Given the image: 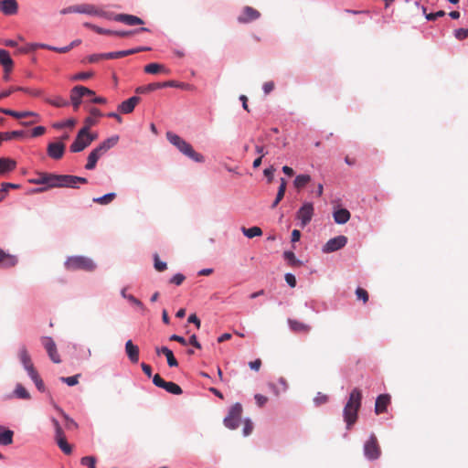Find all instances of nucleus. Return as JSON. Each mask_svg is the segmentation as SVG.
Returning a JSON list of instances; mask_svg holds the SVG:
<instances>
[{"mask_svg": "<svg viewBox=\"0 0 468 468\" xmlns=\"http://www.w3.org/2000/svg\"><path fill=\"white\" fill-rule=\"evenodd\" d=\"M361 401L362 391L358 388H353L343 410L344 420L346 423L347 430L351 429L357 420V413L361 407Z\"/></svg>", "mask_w": 468, "mask_h": 468, "instance_id": "f257e3e1", "label": "nucleus"}, {"mask_svg": "<svg viewBox=\"0 0 468 468\" xmlns=\"http://www.w3.org/2000/svg\"><path fill=\"white\" fill-rule=\"evenodd\" d=\"M166 138L171 144L178 149L179 152L193 161L197 163H203L205 161V157L201 154L196 152L193 146L179 135L172 132H167Z\"/></svg>", "mask_w": 468, "mask_h": 468, "instance_id": "f03ea898", "label": "nucleus"}, {"mask_svg": "<svg viewBox=\"0 0 468 468\" xmlns=\"http://www.w3.org/2000/svg\"><path fill=\"white\" fill-rule=\"evenodd\" d=\"M78 183L87 184L88 180L85 177L71 176V175H56L48 173V188L54 187H69L78 188Z\"/></svg>", "mask_w": 468, "mask_h": 468, "instance_id": "7ed1b4c3", "label": "nucleus"}, {"mask_svg": "<svg viewBox=\"0 0 468 468\" xmlns=\"http://www.w3.org/2000/svg\"><path fill=\"white\" fill-rule=\"evenodd\" d=\"M66 270L69 271H92L96 268L93 261L85 256H70L64 262Z\"/></svg>", "mask_w": 468, "mask_h": 468, "instance_id": "20e7f679", "label": "nucleus"}, {"mask_svg": "<svg viewBox=\"0 0 468 468\" xmlns=\"http://www.w3.org/2000/svg\"><path fill=\"white\" fill-rule=\"evenodd\" d=\"M96 134H90V132H86V129H80L75 138L74 142L70 145V151L72 153H79L88 147L95 139Z\"/></svg>", "mask_w": 468, "mask_h": 468, "instance_id": "39448f33", "label": "nucleus"}, {"mask_svg": "<svg viewBox=\"0 0 468 468\" xmlns=\"http://www.w3.org/2000/svg\"><path fill=\"white\" fill-rule=\"evenodd\" d=\"M242 414V406L239 403L234 404L228 416L224 419V424L227 428L235 430L239 427Z\"/></svg>", "mask_w": 468, "mask_h": 468, "instance_id": "423d86ee", "label": "nucleus"}, {"mask_svg": "<svg viewBox=\"0 0 468 468\" xmlns=\"http://www.w3.org/2000/svg\"><path fill=\"white\" fill-rule=\"evenodd\" d=\"M364 453L369 460H376L380 456L381 450L377 437L374 434H371L369 439L366 441L364 445Z\"/></svg>", "mask_w": 468, "mask_h": 468, "instance_id": "0eeeda50", "label": "nucleus"}, {"mask_svg": "<svg viewBox=\"0 0 468 468\" xmlns=\"http://www.w3.org/2000/svg\"><path fill=\"white\" fill-rule=\"evenodd\" d=\"M86 95H94V91L84 86H75L70 91V101L75 111L81 103V99Z\"/></svg>", "mask_w": 468, "mask_h": 468, "instance_id": "6e6552de", "label": "nucleus"}, {"mask_svg": "<svg viewBox=\"0 0 468 468\" xmlns=\"http://www.w3.org/2000/svg\"><path fill=\"white\" fill-rule=\"evenodd\" d=\"M153 383L161 388H164L167 392L174 395H181L183 393L182 388L174 382H167L164 380L159 374H155L153 377Z\"/></svg>", "mask_w": 468, "mask_h": 468, "instance_id": "1a4fd4ad", "label": "nucleus"}, {"mask_svg": "<svg viewBox=\"0 0 468 468\" xmlns=\"http://www.w3.org/2000/svg\"><path fill=\"white\" fill-rule=\"evenodd\" d=\"M40 340L52 362L59 364L61 359L54 340L49 336H43Z\"/></svg>", "mask_w": 468, "mask_h": 468, "instance_id": "9d476101", "label": "nucleus"}, {"mask_svg": "<svg viewBox=\"0 0 468 468\" xmlns=\"http://www.w3.org/2000/svg\"><path fill=\"white\" fill-rule=\"evenodd\" d=\"M314 205L310 202L304 203L297 211L296 218L301 221V227H305L314 216Z\"/></svg>", "mask_w": 468, "mask_h": 468, "instance_id": "9b49d317", "label": "nucleus"}, {"mask_svg": "<svg viewBox=\"0 0 468 468\" xmlns=\"http://www.w3.org/2000/svg\"><path fill=\"white\" fill-rule=\"evenodd\" d=\"M165 87H179V85L175 80H168L165 82H154L144 86L137 87L135 92L138 94L149 93L157 89Z\"/></svg>", "mask_w": 468, "mask_h": 468, "instance_id": "f8f14e48", "label": "nucleus"}, {"mask_svg": "<svg viewBox=\"0 0 468 468\" xmlns=\"http://www.w3.org/2000/svg\"><path fill=\"white\" fill-rule=\"evenodd\" d=\"M346 242H347V238L343 235L330 239L323 247V251L324 253L336 251V250L342 249L343 247H345Z\"/></svg>", "mask_w": 468, "mask_h": 468, "instance_id": "ddd939ff", "label": "nucleus"}, {"mask_svg": "<svg viewBox=\"0 0 468 468\" xmlns=\"http://www.w3.org/2000/svg\"><path fill=\"white\" fill-rule=\"evenodd\" d=\"M119 137L112 136L108 138L107 140L101 143L96 148H94L91 152L95 154L100 159L108 150L112 148L118 143Z\"/></svg>", "mask_w": 468, "mask_h": 468, "instance_id": "4468645a", "label": "nucleus"}, {"mask_svg": "<svg viewBox=\"0 0 468 468\" xmlns=\"http://www.w3.org/2000/svg\"><path fill=\"white\" fill-rule=\"evenodd\" d=\"M65 147L61 142L50 143L47 148L48 155L52 159L59 160L65 153Z\"/></svg>", "mask_w": 468, "mask_h": 468, "instance_id": "2eb2a0df", "label": "nucleus"}, {"mask_svg": "<svg viewBox=\"0 0 468 468\" xmlns=\"http://www.w3.org/2000/svg\"><path fill=\"white\" fill-rule=\"evenodd\" d=\"M261 16V13L251 6H245L242 10V14L238 17V21L241 24H247L258 19Z\"/></svg>", "mask_w": 468, "mask_h": 468, "instance_id": "dca6fc26", "label": "nucleus"}, {"mask_svg": "<svg viewBox=\"0 0 468 468\" xmlns=\"http://www.w3.org/2000/svg\"><path fill=\"white\" fill-rule=\"evenodd\" d=\"M74 11H76L77 13L94 15L98 16H106L110 18V16H108L105 12L89 4L78 5L74 8Z\"/></svg>", "mask_w": 468, "mask_h": 468, "instance_id": "f3484780", "label": "nucleus"}, {"mask_svg": "<svg viewBox=\"0 0 468 468\" xmlns=\"http://www.w3.org/2000/svg\"><path fill=\"white\" fill-rule=\"evenodd\" d=\"M18 356L20 362L23 364L24 368L27 370V374L34 373L36 371L34 365L32 363L31 357L27 352L26 346H22L19 349Z\"/></svg>", "mask_w": 468, "mask_h": 468, "instance_id": "a211bd4d", "label": "nucleus"}, {"mask_svg": "<svg viewBox=\"0 0 468 468\" xmlns=\"http://www.w3.org/2000/svg\"><path fill=\"white\" fill-rule=\"evenodd\" d=\"M390 396L388 394H381L378 396L375 402V413L379 415L387 411L388 405L390 404Z\"/></svg>", "mask_w": 468, "mask_h": 468, "instance_id": "6ab92c4d", "label": "nucleus"}, {"mask_svg": "<svg viewBox=\"0 0 468 468\" xmlns=\"http://www.w3.org/2000/svg\"><path fill=\"white\" fill-rule=\"evenodd\" d=\"M112 19L115 21H118V22L124 23L128 26H135V25H143L144 24V21L140 17L133 16V15H128V14L115 15L112 17Z\"/></svg>", "mask_w": 468, "mask_h": 468, "instance_id": "aec40b11", "label": "nucleus"}, {"mask_svg": "<svg viewBox=\"0 0 468 468\" xmlns=\"http://www.w3.org/2000/svg\"><path fill=\"white\" fill-rule=\"evenodd\" d=\"M140 101H141L140 97H137V96L131 97L130 99L122 101L119 105L118 110L122 113H124V114L131 113L134 110L135 106L139 103Z\"/></svg>", "mask_w": 468, "mask_h": 468, "instance_id": "412c9836", "label": "nucleus"}, {"mask_svg": "<svg viewBox=\"0 0 468 468\" xmlns=\"http://www.w3.org/2000/svg\"><path fill=\"white\" fill-rule=\"evenodd\" d=\"M125 353L132 363L135 364L139 361V347L132 340L125 343Z\"/></svg>", "mask_w": 468, "mask_h": 468, "instance_id": "4be33fe9", "label": "nucleus"}, {"mask_svg": "<svg viewBox=\"0 0 468 468\" xmlns=\"http://www.w3.org/2000/svg\"><path fill=\"white\" fill-rule=\"evenodd\" d=\"M0 9L5 15L11 16L17 13L18 5L16 0H3Z\"/></svg>", "mask_w": 468, "mask_h": 468, "instance_id": "5701e85b", "label": "nucleus"}, {"mask_svg": "<svg viewBox=\"0 0 468 468\" xmlns=\"http://www.w3.org/2000/svg\"><path fill=\"white\" fill-rule=\"evenodd\" d=\"M17 263L16 256L6 253L0 249V267L10 268L14 267Z\"/></svg>", "mask_w": 468, "mask_h": 468, "instance_id": "b1692460", "label": "nucleus"}, {"mask_svg": "<svg viewBox=\"0 0 468 468\" xmlns=\"http://www.w3.org/2000/svg\"><path fill=\"white\" fill-rule=\"evenodd\" d=\"M16 167V162L8 157L0 158V176L12 172Z\"/></svg>", "mask_w": 468, "mask_h": 468, "instance_id": "393cba45", "label": "nucleus"}, {"mask_svg": "<svg viewBox=\"0 0 468 468\" xmlns=\"http://www.w3.org/2000/svg\"><path fill=\"white\" fill-rule=\"evenodd\" d=\"M288 324L292 331L294 333H309L311 330V326L309 324H306L301 321L294 320V319H288Z\"/></svg>", "mask_w": 468, "mask_h": 468, "instance_id": "a878e982", "label": "nucleus"}, {"mask_svg": "<svg viewBox=\"0 0 468 468\" xmlns=\"http://www.w3.org/2000/svg\"><path fill=\"white\" fill-rule=\"evenodd\" d=\"M0 63L4 66L5 71L10 72L13 69V60L9 52L5 49H0Z\"/></svg>", "mask_w": 468, "mask_h": 468, "instance_id": "bb28decb", "label": "nucleus"}, {"mask_svg": "<svg viewBox=\"0 0 468 468\" xmlns=\"http://www.w3.org/2000/svg\"><path fill=\"white\" fill-rule=\"evenodd\" d=\"M144 72L148 74L165 73L168 74L169 70L162 64L150 63L144 67Z\"/></svg>", "mask_w": 468, "mask_h": 468, "instance_id": "cd10ccee", "label": "nucleus"}, {"mask_svg": "<svg viewBox=\"0 0 468 468\" xmlns=\"http://www.w3.org/2000/svg\"><path fill=\"white\" fill-rule=\"evenodd\" d=\"M14 432L0 426V445H10L13 442Z\"/></svg>", "mask_w": 468, "mask_h": 468, "instance_id": "c85d7f7f", "label": "nucleus"}, {"mask_svg": "<svg viewBox=\"0 0 468 468\" xmlns=\"http://www.w3.org/2000/svg\"><path fill=\"white\" fill-rule=\"evenodd\" d=\"M350 212L346 208H340L334 212V219L337 224H345L350 219Z\"/></svg>", "mask_w": 468, "mask_h": 468, "instance_id": "c756f323", "label": "nucleus"}, {"mask_svg": "<svg viewBox=\"0 0 468 468\" xmlns=\"http://www.w3.org/2000/svg\"><path fill=\"white\" fill-rule=\"evenodd\" d=\"M287 182L284 178H281L280 186L276 195V198L271 204V208H274L278 206V204L282 201L284 197L286 191Z\"/></svg>", "mask_w": 468, "mask_h": 468, "instance_id": "7c9ffc66", "label": "nucleus"}, {"mask_svg": "<svg viewBox=\"0 0 468 468\" xmlns=\"http://www.w3.org/2000/svg\"><path fill=\"white\" fill-rule=\"evenodd\" d=\"M280 387H276L274 384H269V387L272 389L276 396H279L281 392H285L288 388L287 381L284 378H280L278 379Z\"/></svg>", "mask_w": 468, "mask_h": 468, "instance_id": "2f4dec72", "label": "nucleus"}, {"mask_svg": "<svg viewBox=\"0 0 468 468\" xmlns=\"http://www.w3.org/2000/svg\"><path fill=\"white\" fill-rule=\"evenodd\" d=\"M310 181L311 176L309 175H299L295 177L293 185L295 188L300 190L303 188Z\"/></svg>", "mask_w": 468, "mask_h": 468, "instance_id": "473e14b6", "label": "nucleus"}, {"mask_svg": "<svg viewBox=\"0 0 468 468\" xmlns=\"http://www.w3.org/2000/svg\"><path fill=\"white\" fill-rule=\"evenodd\" d=\"M241 231L249 239L260 237L262 235V230L260 227H251L250 229H246L245 227H243L241 229Z\"/></svg>", "mask_w": 468, "mask_h": 468, "instance_id": "72a5a7b5", "label": "nucleus"}, {"mask_svg": "<svg viewBox=\"0 0 468 468\" xmlns=\"http://www.w3.org/2000/svg\"><path fill=\"white\" fill-rule=\"evenodd\" d=\"M14 395L16 398L22 399H30L29 392L26 389V388L22 384L16 385V387L14 390Z\"/></svg>", "mask_w": 468, "mask_h": 468, "instance_id": "f704fd0d", "label": "nucleus"}, {"mask_svg": "<svg viewBox=\"0 0 468 468\" xmlns=\"http://www.w3.org/2000/svg\"><path fill=\"white\" fill-rule=\"evenodd\" d=\"M115 197H116V194L115 193H108V194H106V195H104L102 197H94L93 198V202L97 203V204H100V205H108L111 202H112Z\"/></svg>", "mask_w": 468, "mask_h": 468, "instance_id": "c9c22d12", "label": "nucleus"}, {"mask_svg": "<svg viewBox=\"0 0 468 468\" xmlns=\"http://www.w3.org/2000/svg\"><path fill=\"white\" fill-rule=\"evenodd\" d=\"M283 257L287 261L288 264L292 267H299L302 265V261L296 259L295 254L292 251H284Z\"/></svg>", "mask_w": 468, "mask_h": 468, "instance_id": "e433bc0d", "label": "nucleus"}, {"mask_svg": "<svg viewBox=\"0 0 468 468\" xmlns=\"http://www.w3.org/2000/svg\"><path fill=\"white\" fill-rule=\"evenodd\" d=\"M28 182L35 185H46V186H48V173H40L37 177L29 179Z\"/></svg>", "mask_w": 468, "mask_h": 468, "instance_id": "4c0bfd02", "label": "nucleus"}, {"mask_svg": "<svg viewBox=\"0 0 468 468\" xmlns=\"http://www.w3.org/2000/svg\"><path fill=\"white\" fill-rule=\"evenodd\" d=\"M163 355L165 356L167 364L170 367H175L178 366L177 360L176 359L173 352L169 348H165V350H163Z\"/></svg>", "mask_w": 468, "mask_h": 468, "instance_id": "58836bf2", "label": "nucleus"}, {"mask_svg": "<svg viewBox=\"0 0 468 468\" xmlns=\"http://www.w3.org/2000/svg\"><path fill=\"white\" fill-rule=\"evenodd\" d=\"M58 446L59 449L65 453V454H70L72 452V447L69 443H68L66 437L63 439H59L56 441Z\"/></svg>", "mask_w": 468, "mask_h": 468, "instance_id": "ea45409f", "label": "nucleus"}, {"mask_svg": "<svg viewBox=\"0 0 468 468\" xmlns=\"http://www.w3.org/2000/svg\"><path fill=\"white\" fill-rule=\"evenodd\" d=\"M7 115H10L16 119H22L29 116L37 117V114L33 112H16L10 110V112H7Z\"/></svg>", "mask_w": 468, "mask_h": 468, "instance_id": "a19ab883", "label": "nucleus"}, {"mask_svg": "<svg viewBox=\"0 0 468 468\" xmlns=\"http://www.w3.org/2000/svg\"><path fill=\"white\" fill-rule=\"evenodd\" d=\"M28 376L31 378V379L35 383L37 389L40 391H43L44 390V382L41 379V378L39 377L37 371L36 370V371H34V373H30Z\"/></svg>", "mask_w": 468, "mask_h": 468, "instance_id": "79ce46f5", "label": "nucleus"}, {"mask_svg": "<svg viewBox=\"0 0 468 468\" xmlns=\"http://www.w3.org/2000/svg\"><path fill=\"white\" fill-rule=\"evenodd\" d=\"M52 424L55 428V441L65 438L64 431L56 419H51Z\"/></svg>", "mask_w": 468, "mask_h": 468, "instance_id": "37998d69", "label": "nucleus"}, {"mask_svg": "<svg viewBox=\"0 0 468 468\" xmlns=\"http://www.w3.org/2000/svg\"><path fill=\"white\" fill-rule=\"evenodd\" d=\"M144 31H148V28L141 27V28L133 30V31H114L112 33V36H118V37H130V36H132L133 34H136V33H139V32H144Z\"/></svg>", "mask_w": 468, "mask_h": 468, "instance_id": "c03bdc74", "label": "nucleus"}, {"mask_svg": "<svg viewBox=\"0 0 468 468\" xmlns=\"http://www.w3.org/2000/svg\"><path fill=\"white\" fill-rule=\"evenodd\" d=\"M422 9V12L423 14H425V16H426V19L430 20V21H433V20H436L437 18L439 17H442L445 16V12L442 11V10H440L436 13H430V14H427L426 11H427V8L425 6H422L421 7Z\"/></svg>", "mask_w": 468, "mask_h": 468, "instance_id": "a18cd8bd", "label": "nucleus"}, {"mask_svg": "<svg viewBox=\"0 0 468 468\" xmlns=\"http://www.w3.org/2000/svg\"><path fill=\"white\" fill-rule=\"evenodd\" d=\"M154 266L157 271H164L167 269L166 262L162 261L157 253L154 255Z\"/></svg>", "mask_w": 468, "mask_h": 468, "instance_id": "49530a36", "label": "nucleus"}, {"mask_svg": "<svg viewBox=\"0 0 468 468\" xmlns=\"http://www.w3.org/2000/svg\"><path fill=\"white\" fill-rule=\"evenodd\" d=\"M98 160H99L98 156L95 155V154H93L92 152H90L88 156V161L85 165V168L88 170L94 169L96 167V164H97Z\"/></svg>", "mask_w": 468, "mask_h": 468, "instance_id": "de8ad7c7", "label": "nucleus"}, {"mask_svg": "<svg viewBox=\"0 0 468 468\" xmlns=\"http://www.w3.org/2000/svg\"><path fill=\"white\" fill-rule=\"evenodd\" d=\"M84 26L89 27V28H91L96 33L101 34V35H112V33L114 32V31H112V30L103 29L101 27H97L95 25H91L90 23H85Z\"/></svg>", "mask_w": 468, "mask_h": 468, "instance_id": "09e8293b", "label": "nucleus"}, {"mask_svg": "<svg viewBox=\"0 0 468 468\" xmlns=\"http://www.w3.org/2000/svg\"><path fill=\"white\" fill-rule=\"evenodd\" d=\"M82 465H86L89 468H96V459L93 456H85L80 460Z\"/></svg>", "mask_w": 468, "mask_h": 468, "instance_id": "8fccbe9b", "label": "nucleus"}, {"mask_svg": "<svg viewBox=\"0 0 468 468\" xmlns=\"http://www.w3.org/2000/svg\"><path fill=\"white\" fill-rule=\"evenodd\" d=\"M98 122V119L95 117L90 116L86 117L84 120V127L82 129H86V132H89L90 127L94 126Z\"/></svg>", "mask_w": 468, "mask_h": 468, "instance_id": "3c124183", "label": "nucleus"}, {"mask_svg": "<svg viewBox=\"0 0 468 468\" xmlns=\"http://www.w3.org/2000/svg\"><path fill=\"white\" fill-rule=\"evenodd\" d=\"M105 59H115V58H121L125 57L124 50L122 51H115V52H109V53H103Z\"/></svg>", "mask_w": 468, "mask_h": 468, "instance_id": "603ef678", "label": "nucleus"}, {"mask_svg": "<svg viewBox=\"0 0 468 468\" xmlns=\"http://www.w3.org/2000/svg\"><path fill=\"white\" fill-rule=\"evenodd\" d=\"M356 298L358 300H362L364 303H366L367 301H368V293L367 292L363 289V288H360L358 287L356 290Z\"/></svg>", "mask_w": 468, "mask_h": 468, "instance_id": "864d4df0", "label": "nucleus"}, {"mask_svg": "<svg viewBox=\"0 0 468 468\" xmlns=\"http://www.w3.org/2000/svg\"><path fill=\"white\" fill-rule=\"evenodd\" d=\"M48 101L55 107H65L69 104L68 101L61 97H56L55 99L48 100Z\"/></svg>", "mask_w": 468, "mask_h": 468, "instance_id": "5fc2aeb1", "label": "nucleus"}, {"mask_svg": "<svg viewBox=\"0 0 468 468\" xmlns=\"http://www.w3.org/2000/svg\"><path fill=\"white\" fill-rule=\"evenodd\" d=\"M79 377L80 375H75L72 377H62L60 378V380L69 386H75L79 383Z\"/></svg>", "mask_w": 468, "mask_h": 468, "instance_id": "6e6d98bb", "label": "nucleus"}, {"mask_svg": "<svg viewBox=\"0 0 468 468\" xmlns=\"http://www.w3.org/2000/svg\"><path fill=\"white\" fill-rule=\"evenodd\" d=\"M454 36L457 39L463 40L468 37V29L467 28H459L454 31Z\"/></svg>", "mask_w": 468, "mask_h": 468, "instance_id": "4d7b16f0", "label": "nucleus"}, {"mask_svg": "<svg viewBox=\"0 0 468 468\" xmlns=\"http://www.w3.org/2000/svg\"><path fill=\"white\" fill-rule=\"evenodd\" d=\"M186 277L182 273H176L174 275L171 280L170 283L176 284L177 286L181 285L183 282L185 281Z\"/></svg>", "mask_w": 468, "mask_h": 468, "instance_id": "13d9d810", "label": "nucleus"}, {"mask_svg": "<svg viewBox=\"0 0 468 468\" xmlns=\"http://www.w3.org/2000/svg\"><path fill=\"white\" fill-rule=\"evenodd\" d=\"M16 90L24 91L31 96H34V97H37L41 94V91L38 90H31L28 88H23V87H16Z\"/></svg>", "mask_w": 468, "mask_h": 468, "instance_id": "bf43d9fd", "label": "nucleus"}, {"mask_svg": "<svg viewBox=\"0 0 468 468\" xmlns=\"http://www.w3.org/2000/svg\"><path fill=\"white\" fill-rule=\"evenodd\" d=\"M314 400L316 405H322V404L327 402L328 397H327V395L318 393Z\"/></svg>", "mask_w": 468, "mask_h": 468, "instance_id": "052dcab7", "label": "nucleus"}, {"mask_svg": "<svg viewBox=\"0 0 468 468\" xmlns=\"http://www.w3.org/2000/svg\"><path fill=\"white\" fill-rule=\"evenodd\" d=\"M92 73L90 72H80V73H78L76 74L72 80H88L90 77H91Z\"/></svg>", "mask_w": 468, "mask_h": 468, "instance_id": "680f3d73", "label": "nucleus"}, {"mask_svg": "<svg viewBox=\"0 0 468 468\" xmlns=\"http://www.w3.org/2000/svg\"><path fill=\"white\" fill-rule=\"evenodd\" d=\"M274 87L275 85L273 81H266L263 84L262 89L265 94H269L274 90Z\"/></svg>", "mask_w": 468, "mask_h": 468, "instance_id": "e2e57ef3", "label": "nucleus"}, {"mask_svg": "<svg viewBox=\"0 0 468 468\" xmlns=\"http://www.w3.org/2000/svg\"><path fill=\"white\" fill-rule=\"evenodd\" d=\"M285 281L286 282L292 287H295L296 286V279H295V276L292 273H286L285 274Z\"/></svg>", "mask_w": 468, "mask_h": 468, "instance_id": "0e129e2a", "label": "nucleus"}, {"mask_svg": "<svg viewBox=\"0 0 468 468\" xmlns=\"http://www.w3.org/2000/svg\"><path fill=\"white\" fill-rule=\"evenodd\" d=\"M104 58V56H103V53L101 54H93V55H90L87 58V60L90 62V63H97L98 61H100L101 59H103Z\"/></svg>", "mask_w": 468, "mask_h": 468, "instance_id": "69168bd1", "label": "nucleus"}, {"mask_svg": "<svg viewBox=\"0 0 468 468\" xmlns=\"http://www.w3.org/2000/svg\"><path fill=\"white\" fill-rule=\"evenodd\" d=\"M46 128L44 126H37L32 130V136L37 137L45 133Z\"/></svg>", "mask_w": 468, "mask_h": 468, "instance_id": "338daca9", "label": "nucleus"}, {"mask_svg": "<svg viewBox=\"0 0 468 468\" xmlns=\"http://www.w3.org/2000/svg\"><path fill=\"white\" fill-rule=\"evenodd\" d=\"M254 398H255L257 404L260 407H262L268 401V398L263 395H261V394H256Z\"/></svg>", "mask_w": 468, "mask_h": 468, "instance_id": "774afa93", "label": "nucleus"}]
</instances>
